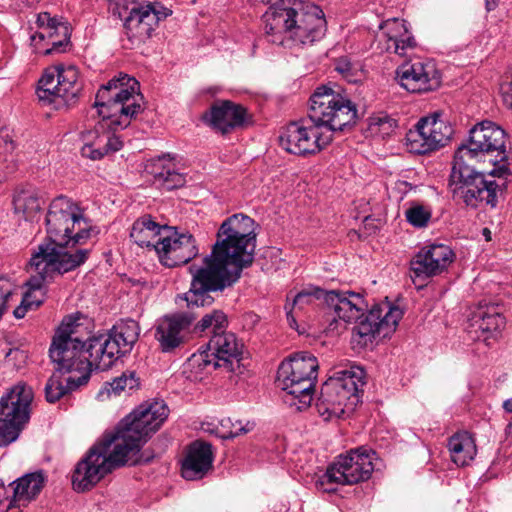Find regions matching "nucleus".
I'll return each instance as SVG.
<instances>
[{"instance_id":"nucleus-1","label":"nucleus","mask_w":512,"mask_h":512,"mask_svg":"<svg viewBox=\"0 0 512 512\" xmlns=\"http://www.w3.org/2000/svg\"><path fill=\"white\" fill-rule=\"evenodd\" d=\"M256 223L243 213H236L221 224L217 241L203 266H190L191 287L183 299L188 307H204L213 303L209 292L222 291L241 277L244 268L254 260Z\"/></svg>"},{"instance_id":"nucleus-2","label":"nucleus","mask_w":512,"mask_h":512,"mask_svg":"<svg viewBox=\"0 0 512 512\" xmlns=\"http://www.w3.org/2000/svg\"><path fill=\"white\" fill-rule=\"evenodd\" d=\"M47 237L32 256V264L45 269H55L64 274L82 265L88 258V249H75L98 233L83 216L81 208L72 199L60 195L54 198L46 218Z\"/></svg>"},{"instance_id":"nucleus-3","label":"nucleus","mask_w":512,"mask_h":512,"mask_svg":"<svg viewBox=\"0 0 512 512\" xmlns=\"http://www.w3.org/2000/svg\"><path fill=\"white\" fill-rule=\"evenodd\" d=\"M314 299H323L326 306L325 328L328 333H339L345 329L346 323L360 319L353 328V335L358 336L359 344L367 345L376 337H387L393 333L402 318L398 307L375 305L364 315L367 304L363 296L352 291H325L318 287H310L298 292L293 299V307L303 308Z\"/></svg>"},{"instance_id":"nucleus-4","label":"nucleus","mask_w":512,"mask_h":512,"mask_svg":"<svg viewBox=\"0 0 512 512\" xmlns=\"http://www.w3.org/2000/svg\"><path fill=\"white\" fill-rule=\"evenodd\" d=\"M138 90L139 82L125 73H119L101 86L95 106L102 120L94 130L82 134L85 144L81 153L84 157L100 160L122 148L123 141L115 132L128 127L131 119L143 111L140 103L143 97Z\"/></svg>"},{"instance_id":"nucleus-5","label":"nucleus","mask_w":512,"mask_h":512,"mask_svg":"<svg viewBox=\"0 0 512 512\" xmlns=\"http://www.w3.org/2000/svg\"><path fill=\"white\" fill-rule=\"evenodd\" d=\"M268 41L285 48H300L321 40L327 30L323 10L313 4L294 1L287 8L263 14Z\"/></svg>"},{"instance_id":"nucleus-6","label":"nucleus","mask_w":512,"mask_h":512,"mask_svg":"<svg viewBox=\"0 0 512 512\" xmlns=\"http://www.w3.org/2000/svg\"><path fill=\"white\" fill-rule=\"evenodd\" d=\"M168 414L169 409L163 401L144 403L126 416L114 432L108 434L131 459V465L139 464L142 446L161 427Z\"/></svg>"},{"instance_id":"nucleus-7","label":"nucleus","mask_w":512,"mask_h":512,"mask_svg":"<svg viewBox=\"0 0 512 512\" xmlns=\"http://www.w3.org/2000/svg\"><path fill=\"white\" fill-rule=\"evenodd\" d=\"M363 370L359 367L335 371L323 384L315 408L325 421L352 413L360 403L364 385Z\"/></svg>"},{"instance_id":"nucleus-8","label":"nucleus","mask_w":512,"mask_h":512,"mask_svg":"<svg viewBox=\"0 0 512 512\" xmlns=\"http://www.w3.org/2000/svg\"><path fill=\"white\" fill-rule=\"evenodd\" d=\"M318 368L317 358L307 351L297 352L280 364L276 382L285 392V403L299 411L310 406Z\"/></svg>"},{"instance_id":"nucleus-9","label":"nucleus","mask_w":512,"mask_h":512,"mask_svg":"<svg viewBox=\"0 0 512 512\" xmlns=\"http://www.w3.org/2000/svg\"><path fill=\"white\" fill-rule=\"evenodd\" d=\"M125 464H131V459L107 433L76 464L71 477L73 489L76 492L88 491L107 474Z\"/></svg>"},{"instance_id":"nucleus-10","label":"nucleus","mask_w":512,"mask_h":512,"mask_svg":"<svg viewBox=\"0 0 512 512\" xmlns=\"http://www.w3.org/2000/svg\"><path fill=\"white\" fill-rule=\"evenodd\" d=\"M454 157L472 162H489L495 166L491 175L503 177L508 173L505 131L487 120L476 124L469 132L467 143L458 147Z\"/></svg>"},{"instance_id":"nucleus-11","label":"nucleus","mask_w":512,"mask_h":512,"mask_svg":"<svg viewBox=\"0 0 512 512\" xmlns=\"http://www.w3.org/2000/svg\"><path fill=\"white\" fill-rule=\"evenodd\" d=\"M82 325L78 318H64L52 339L49 356L58 372H77L80 382L89 380V361L86 360V341L81 338Z\"/></svg>"},{"instance_id":"nucleus-12","label":"nucleus","mask_w":512,"mask_h":512,"mask_svg":"<svg viewBox=\"0 0 512 512\" xmlns=\"http://www.w3.org/2000/svg\"><path fill=\"white\" fill-rule=\"evenodd\" d=\"M109 10L123 21L124 35L127 37L126 48H133L144 43L152 36L160 20L172 12L146 0H112Z\"/></svg>"},{"instance_id":"nucleus-13","label":"nucleus","mask_w":512,"mask_h":512,"mask_svg":"<svg viewBox=\"0 0 512 512\" xmlns=\"http://www.w3.org/2000/svg\"><path fill=\"white\" fill-rule=\"evenodd\" d=\"M472 161L456 159L449 179V186L454 197H459L467 206L477 207L485 203L491 207L497 204L498 191L504 186V182L494 180L496 175H488L477 171Z\"/></svg>"},{"instance_id":"nucleus-14","label":"nucleus","mask_w":512,"mask_h":512,"mask_svg":"<svg viewBox=\"0 0 512 512\" xmlns=\"http://www.w3.org/2000/svg\"><path fill=\"white\" fill-rule=\"evenodd\" d=\"M308 115L316 126L328 131H343L345 127L356 123L358 111L356 105L339 88L328 85L318 87L310 97Z\"/></svg>"},{"instance_id":"nucleus-15","label":"nucleus","mask_w":512,"mask_h":512,"mask_svg":"<svg viewBox=\"0 0 512 512\" xmlns=\"http://www.w3.org/2000/svg\"><path fill=\"white\" fill-rule=\"evenodd\" d=\"M375 452L365 447L340 455L315 482L317 489L333 493L339 485H353L368 480L374 470Z\"/></svg>"},{"instance_id":"nucleus-16","label":"nucleus","mask_w":512,"mask_h":512,"mask_svg":"<svg viewBox=\"0 0 512 512\" xmlns=\"http://www.w3.org/2000/svg\"><path fill=\"white\" fill-rule=\"evenodd\" d=\"M243 344L232 332L225 329L214 333L206 345L187 360V367L196 372L223 368L228 372L242 373L241 355Z\"/></svg>"},{"instance_id":"nucleus-17","label":"nucleus","mask_w":512,"mask_h":512,"mask_svg":"<svg viewBox=\"0 0 512 512\" xmlns=\"http://www.w3.org/2000/svg\"><path fill=\"white\" fill-rule=\"evenodd\" d=\"M32 388L18 383L0 398V446L17 440L30 419Z\"/></svg>"},{"instance_id":"nucleus-18","label":"nucleus","mask_w":512,"mask_h":512,"mask_svg":"<svg viewBox=\"0 0 512 512\" xmlns=\"http://www.w3.org/2000/svg\"><path fill=\"white\" fill-rule=\"evenodd\" d=\"M82 90L79 72L75 66L55 65L47 68L39 80V100L55 109L70 105Z\"/></svg>"},{"instance_id":"nucleus-19","label":"nucleus","mask_w":512,"mask_h":512,"mask_svg":"<svg viewBox=\"0 0 512 512\" xmlns=\"http://www.w3.org/2000/svg\"><path fill=\"white\" fill-rule=\"evenodd\" d=\"M320 129L321 127L316 126L309 115L299 121L290 122L281 131L280 146L298 156L315 154L331 140L329 136H324Z\"/></svg>"},{"instance_id":"nucleus-20","label":"nucleus","mask_w":512,"mask_h":512,"mask_svg":"<svg viewBox=\"0 0 512 512\" xmlns=\"http://www.w3.org/2000/svg\"><path fill=\"white\" fill-rule=\"evenodd\" d=\"M453 129L438 115L421 118L406 134V146L411 153L426 154L446 145Z\"/></svg>"},{"instance_id":"nucleus-21","label":"nucleus","mask_w":512,"mask_h":512,"mask_svg":"<svg viewBox=\"0 0 512 512\" xmlns=\"http://www.w3.org/2000/svg\"><path fill=\"white\" fill-rule=\"evenodd\" d=\"M455 253L444 244H431L421 248L410 261V277L422 288L426 281L440 275L453 263Z\"/></svg>"},{"instance_id":"nucleus-22","label":"nucleus","mask_w":512,"mask_h":512,"mask_svg":"<svg viewBox=\"0 0 512 512\" xmlns=\"http://www.w3.org/2000/svg\"><path fill=\"white\" fill-rule=\"evenodd\" d=\"M157 246V255L162 265L172 268L187 264L198 255L196 240L190 233H179L169 227V232L163 233Z\"/></svg>"},{"instance_id":"nucleus-23","label":"nucleus","mask_w":512,"mask_h":512,"mask_svg":"<svg viewBox=\"0 0 512 512\" xmlns=\"http://www.w3.org/2000/svg\"><path fill=\"white\" fill-rule=\"evenodd\" d=\"M396 79L409 92L422 93L436 90L441 76L433 61L407 62L396 70Z\"/></svg>"},{"instance_id":"nucleus-24","label":"nucleus","mask_w":512,"mask_h":512,"mask_svg":"<svg viewBox=\"0 0 512 512\" xmlns=\"http://www.w3.org/2000/svg\"><path fill=\"white\" fill-rule=\"evenodd\" d=\"M195 315L179 312L159 319L155 328V339L164 353H171L183 345L187 339Z\"/></svg>"},{"instance_id":"nucleus-25","label":"nucleus","mask_w":512,"mask_h":512,"mask_svg":"<svg viewBox=\"0 0 512 512\" xmlns=\"http://www.w3.org/2000/svg\"><path fill=\"white\" fill-rule=\"evenodd\" d=\"M37 25L42 31L30 37L34 48L40 51L38 44L45 42L47 48L42 51L44 55L63 52L70 40V30L67 23L52 17L48 12H41L37 16Z\"/></svg>"},{"instance_id":"nucleus-26","label":"nucleus","mask_w":512,"mask_h":512,"mask_svg":"<svg viewBox=\"0 0 512 512\" xmlns=\"http://www.w3.org/2000/svg\"><path fill=\"white\" fill-rule=\"evenodd\" d=\"M212 463V446L209 443L195 441L187 449L182 461L181 474L186 480L202 479L212 469Z\"/></svg>"},{"instance_id":"nucleus-27","label":"nucleus","mask_w":512,"mask_h":512,"mask_svg":"<svg viewBox=\"0 0 512 512\" xmlns=\"http://www.w3.org/2000/svg\"><path fill=\"white\" fill-rule=\"evenodd\" d=\"M382 36L385 39V49L401 57L416 47V41L404 20L392 18L380 25Z\"/></svg>"},{"instance_id":"nucleus-28","label":"nucleus","mask_w":512,"mask_h":512,"mask_svg":"<svg viewBox=\"0 0 512 512\" xmlns=\"http://www.w3.org/2000/svg\"><path fill=\"white\" fill-rule=\"evenodd\" d=\"M246 110L231 101H223L214 104L203 119L214 129L222 134L228 133L232 129L241 126L245 121Z\"/></svg>"},{"instance_id":"nucleus-29","label":"nucleus","mask_w":512,"mask_h":512,"mask_svg":"<svg viewBox=\"0 0 512 512\" xmlns=\"http://www.w3.org/2000/svg\"><path fill=\"white\" fill-rule=\"evenodd\" d=\"M174 160L171 154H164L151 159L146 166L155 183L167 190L183 187L186 183L185 175L178 171Z\"/></svg>"},{"instance_id":"nucleus-30","label":"nucleus","mask_w":512,"mask_h":512,"mask_svg":"<svg viewBox=\"0 0 512 512\" xmlns=\"http://www.w3.org/2000/svg\"><path fill=\"white\" fill-rule=\"evenodd\" d=\"M166 232H169V226L160 225L150 215H144L133 223L130 238L138 246L152 248L157 252L160 239Z\"/></svg>"},{"instance_id":"nucleus-31","label":"nucleus","mask_w":512,"mask_h":512,"mask_svg":"<svg viewBox=\"0 0 512 512\" xmlns=\"http://www.w3.org/2000/svg\"><path fill=\"white\" fill-rule=\"evenodd\" d=\"M45 483V476L40 472L25 474L12 483L13 498L7 508L12 506H24L33 500L42 490Z\"/></svg>"},{"instance_id":"nucleus-32","label":"nucleus","mask_w":512,"mask_h":512,"mask_svg":"<svg viewBox=\"0 0 512 512\" xmlns=\"http://www.w3.org/2000/svg\"><path fill=\"white\" fill-rule=\"evenodd\" d=\"M451 460L457 466L469 465L477 454L475 440L467 431L452 435L447 444Z\"/></svg>"},{"instance_id":"nucleus-33","label":"nucleus","mask_w":512,"mask_h":512,"mask_svg":"<svg viewBox=\"0 0 512 512\" xmlns=\"http://www.w3.org/2000/svg\"><path fill=\"white\" fill-rule=\"evenodd\" d=\"M42 203L38 192L31 187L17 190L13 197L14 212L22 215L25 220H34Z\"/></svg>"},{"instance_id":"nucleus-34","label":"nucleus","mask_w":512,"mask_h":512,"mask_svg":"<svg viewBox=\"0 0 512 512\" xmlns=\"http://www.w3.org/2000/svg\"><path fill=\"white\" fill-rule=\"evenodd\" d=\"M65 372L56 370L48 379L45 385V398L50 403H55L67 393L77 389L86 382H80L79 379L68 376L63 377Z\"/></svg>"},{"instance_id":"nucleus-35","label":"nucleus","mask_w":512,"mask_h":512,"mask_svg":"<svg viewBox=\"0 0 512 512\" xmlns=\"http://www.w3.org/2000/svg\"><path fill=\"white\" fill-rule=\"evenodd\" d=\"M470 321V326L474 328L475 331H481L487 334L499 332L505 326V318L495 307L475 312Z\"/></svg>"},{"instance_id":"nucleus-36","label":"nucleus","mask_w":512,"mask_h":512,"mask_svg":"<svg viewBox=\"0 0 512 512\" xmlns=\"http://www.w3.org/2000/svg\"><path fill=\"white\" fill-rule=\"evenodd\" d=\"M103 337L93 336L86 341V360L89 361V374L93 369L105 371L112 367L111 359L106 357V349L102 342Z\"/></svg>"},{"instance_id":"nucleus-37","label":"nucleus","mask_w":512,"mask_h":512,"mask_svg":"<svg viewBox=\"0 0 512 512\" xmlns=\"http://www.w3.org/2000/svg\"><path fill=\"white\" fill-rule=\"evenodd\" d=\"M110 333L121 342L124 353H129L139 338L140 327L135 320L125 319L115 324Z\"/></svg>"},{"instance_id":"nucleus-38","label":"nucleus","mask_w":512,"mask_h":512,"mask_svg":"<svg viewBox=\"0 0 512 512\" xmlns=\"http://www.w3.org/2000/svg\"><path fill=\"white\" fill-rule=\"evenodd\" d=\"M30 266L35 270V274H32L26 282L28 290L25 294H31V300H42V298L36 296V293L41 291L45 283L53 279L54 273H59L55 269H45V271L38 269L39 267L32 264V259L30 260Z\"/></svg>"},{"instance_id":"nucleus-39","label":"nucleus","mask_w":512,"mask_h":512,"mask_svg":"<svg viewBox=\"0 0 512 512\" xmlns=\"http://www.w3.org/2000/svg\"><path fill=\"white\" fill-rule=\"evenodd\" d=\"M227 317L221 310H213L211 313L204 315L195 325V332H205L211 329L213 334L227 327Z\"/></svg>"},{"instance_id":"nucleus-40","label":"nucleus","mask_w":512,"mask_h":512,"mask_svg":"<svg viewBox=\"0 0 512 512\" xmlns=\"http://www.w3.org/2000/svg\"><path fill=\"white\" fill-rule=\"evenodd\" d=\"M406 220L416 228L426 227L431 219V210L420 204H412L405 211Z\"/></svg>"},{"instance_id":"nucleus-41","label":"nucleus","mask_w":512,"mask_h":512,"mask_svg":"<svg viewBox=\"0 0 512 512\" xmlns=\"http://www.w3.org/2000/svg\"><path fill=\"white\" fill-rule=\"evenodd\" d=\"M334 69L349 82L355 83L359 80L361 65L357 62H352L346 56L335 60Z\"/></svg>"},{"instance_id":"nucleus-42","label":"nucleus","mask_w":512,"mask_h":512,"mask_svg":"<svg viewBox=\"0 0 512 512\" xmlns=\"http://www.w3.org/2000/svg\"><path fill=\"white\" fill-rule=\"evenodd\" d=\"M221 426L224 429L221 437L224 439H231L250 432L254 428V423L249 421L243 423L241 420L233 422L230 418H227L221 421Z\"/></svg>"},{"instance_id":"nucleus-43","label":"nucleus","mask_w":512,"mask_h":512,"mask_svg":"<svg viewBox=\"0 0 512 512\" xmlns=\"http://www.w3.org/2000/svg\"><path fill=\"white\" fill-rule=\"evenodd\" d=\"M111 390L115 394H119L121 391L126 389L133 390L138 387L139 382L136 374L134 372L123 373L120 377L115 378L111 383H109Z\"/></svg>"},{"instance_id":"nucleus-44","label":"nucleus","mask_w":512,"mask_h":512,"mask_svg":"<svg viewBox=\"0 0 512 512\" xmlns=\"http://www.w3.org/2000/svg\"><path fill=\"white\" fill-rule=\"evenodd\" d=\"M100 337H103V344L106 349V357L109 356V359H111L112 364L121 357L122 355H125L124 348L118 339L113 337L112 333H109L107 335H100Z\"/></svg>"},{"instance_id":"nucleus-45","label":"nucleus","mask_w":512,"mask_h":512,"mask_svg":"<svg viewBox=\"0 0 512 512\" xmlns=\"http://www.w3.org/2000/svg\"><path fill=\"white\" fill-rule=\"evenodd\" d=\"M42 302L43 300H31V294H24L21 305L14 310L13 314L16 318H23L28 309L37 308Z\"/></svg>"},{"instance_id":"nucleus-46","label":"nucleus","mask_w":512,"mask_h":512,"mask_svg":"<svg viewBox=\"0 0 512 512\" xmlns=\"http://www.w3.org/2000/svg\"><path fill=\"white\" fill-rule=\"evenodd\" d=\"M11 285L5 279H0V318L2 317L8 298L11 296Z\"/></svg>"},{"instance_id":"nucleus-47","label":"nucleus","mask_w":512,"mask_h":512,"mask_svg":"<svg viewBox=\"0 0 512 512\" xmlns=\"http://www.w3.org/2000/svg\"><path fill=\"white\" fill-rule=\"evenodd\" d=\"M500 92L505 105L512 108V78L501 83Z\"/></svg>"},{"instance_id":"nucleus-48","label":"nucleus","mask_w":512,"mask_h":512,"mask_svg":"<svg viewBox=\"0 0 512 512\" xmlns=\"http://www.w3.org/2000/svg\"><path fill=\"white\" fill-rule=\"evenodd\" d=\"M264 4L268 6V9L265 13L277 10V9H283L287 8L291 3L290 1L286 0H261Z\"/></svg>"},{"instance_id":"nucleus-49","label":"nucleus","mask_w":512,"mask_h":512,"mask_svg":"<svg viewBox=\"0 0 512 512\" xmlns=\"http://www.w3.org/2000/svg\"><path fill=\"white\" fill-rule=\"evenodd\" d=\"M5 358L7 361H11L13 359L23 360L25 358V354L22 350L18 348H12L5 353Z\"/></svg>"},{"instance_id":"nucleus-50","label":"nucleus","mask_w":512,"mask_h":512,"mask_svg":"<svg viewBox=\"0 0 512 512\" xmlns=\"http://www.w3.org/2000/svg\"><path fill=\"white\" fill-rule=\"evenodd\" d=\"M499 4V0H485V8L488 12L493 11Z\"/></svg>"},{"instance_id":"nucleus-51","label":"nucleus","mask_w":512,"mask_h":512,"mask_svg":"<svg viewBox=\"0 0 512 512\" xmlns=\"http://www.w3.org/2000/svg\"><path fill=\"white\" fill-rule=\"evenodd\" d=\"M502 407L506 412L512 413V398L505 400Z\"/></svg>"},{"instance_id":"nucleus-52","label":"nucleus","mask_w":512,"mask_h":512,"mask_svg":"<svg viewBox=\"0 0 512 512\" xmlns=\"http://www.w3.org/2000/svg\"><path fill=\"white\" fill-rule=\"evenodd\" d=\"M490 234H491V232H490L489 229H487V228L483 229V235L486 237V240H490L491 239Z\"/></svg>"},{"instance_id":"nucleus-53","label":"nucleus","mask_w":512,"mask_h":512,"mask_svg":"<svg viewBox=\"0 0 512 512\" xmlns=\"http://www.w3.org/2000/svg\"><path fill=\"white\" fill-rule=\"evenodd\" d=\"M4 491V483L0 480V492Z\"/></svg>"},{"instance_id":"nucleus-54","label":"nucleus","mask_w":512,"mask_h":512,"mask_svg":"<svg viewBox=\"0 0 512 512\" xmlns=\"http://www.w3.org/2000/svg\"><path fill=\"white\" fill-rule=\"evenodd\" d=\"M402 185H403V186H405V187H408V186H409V184H408L407 182H401V183H400V186H402Z\"/></svg>"},{"instance_id":"nucleus-55","label":"nucleus","mask_w":512,"mask_h":512,"mask_svg":"<svg viewBox=\"0 0 512 512\" xmlns=\"http://www.w3.org/2000/svg\"><path fill=\"white\" fill-rule=\"evenodd\" d=\"M287 317H288V319H289L290 317L292 318V316H291V312H290V311H288V312H287Z\"/></svg>"}]
</instances>
